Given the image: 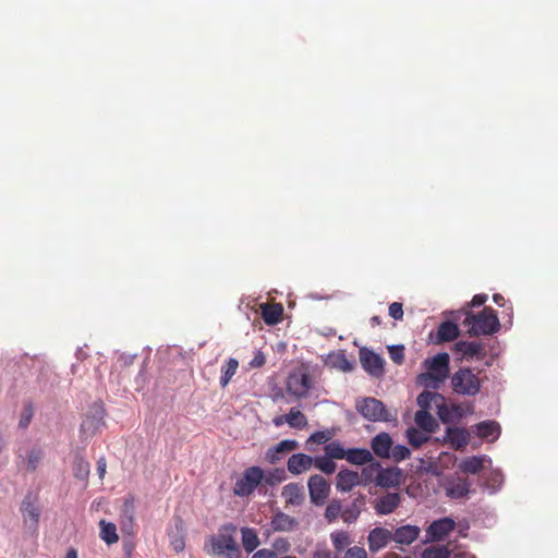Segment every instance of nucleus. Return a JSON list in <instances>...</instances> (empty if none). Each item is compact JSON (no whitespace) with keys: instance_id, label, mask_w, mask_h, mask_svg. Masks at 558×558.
<instances>
[{"instance_id":"1","label":"nucleus","mask_w":558,"mask_h":558,"mask_svg":"<svg viewBox=\"0 0 558 558\" xmlns=\"http://www.w3.org/2000/svg\"><path fill=\"white\" fill-rule=\"evenodd\" d=\"M236 526L233 523H226L218 529L217 534L208 539L210 553L225 558H241V549L235 539Z\"/></svg>"},{"instance_id":"2","label":"nucleus","mask_w":558,"mask_h":558,"mask_svg":"<svg viewBox=\"0 0 558 558\" xmlns=\"http://www.w3.org/2000/svg\"><path fill=\"white\" fill-rule=\"evenodd\" d=\"M450 356L446 352L438 353L424 361L425 373L418 375L420 384L437 389L449 376Z\"/></svg>"},{"instance_id":"3","label":"nucleus","mask_w":558,"mask_h":558,"mask_svg":"<svg viewBox=\"0 0 558 558\" xmlns=\"http://www.w3.org/2000/svg\"><path fill=\"white\" fill-rule=\"evenodd\" d=\"M463 325L469 328L470 336H492L500 329L498 316L492 307H484L476 314L468 312Z\"/></svg>"},{"instance_id":"4","label":"nucleus","mask_w":558,"mask_h":558,"mask_svg":"<svg viewBox=\"0 0 558 558\" xmlns=\"http://www.w3.org/2000/svg\"><path fill=\"white\" fill-rule=\"evenodd\" d=\"M20 512L22 514L25 532L31 535L36 534L41 517L38 495L28 490L21 502Z\"/></svg>"},{"instance_id":"5","label":"nucleus","mask_w":558,"mask_h":558,"mask_svg":"<svg viewBox=\"0 0 558 558\" xmlns=\"http://www.w3.org/2000/svg\"><path fill=\"white\" fill-rule=\"evenodd\" d=\"M451 386L458 395L475 396L480 392L481 380L470 367H463L451 376Z\"/></svg>"},{"instance_id":"6","label":"nucleus","mask_w":558,"mask_h":558,"mask_svg":"<svg viewBox=\"0 0 558 558\" xmlns=\"http://www.w3.org/2000/svg\"><path fill=\"white\" fill-rule=\"evenodd\" d=\"M333 435H335L333 430H329V429L319 430V432L312 434L311 437L306 441L307 449L311 451L315 450L312 447V445L317 444V445H326L324 448V450H325L324 453H371L366 449H359V448L345 450L338 441L329 442L331 440V438L333 437Z\"/></svg>"},{"instance_id":"7","label":"nucleus","mask_w":558,"mask_h":558,"mask_svg":"<svg viewBox=\"0 0 558 558\" xmlns=\"http://www.w3.org/2000/svg\"><path fill=\"white\" fill-rule=\"evenodd\" d=\"M359 413L368 421L389 422L392 416L380 400L368 397L356 403Z\"/></svg>"},{"instance_id":"8","label":"nucleus","mask_w":558,"mask_h":558,"mask_svg":"<svg viewBox=\"0 0 558 558\" xmlns=\"http://www.w3.org/2000/svg\"><path fill=\"white\" fill-rule=\"evenodd\" d=\"M105 414L102 403H93L81 424V434L84 439L93 437L105 426Z\"/></svg>"},{"instance_id":"9","label":"nucleus","mask_w":558,"mask_h":558,"mask_svg":"<svg viewBox=\"0 0 558 558\" xmlns=\"http://www.w3.org/2000/svg\"><path fill=\"white\" fill-rule=\"evenodd\" d=\"M264 482V471L259 466L246 469L241 478L235 482L233 493L240 497L251 495Z\"/></svg>"},{"instance_id":"10","label":"nucleus","mask_w":558,"mask_h":558,"mask_svg":"<svg viewBox=\"0 0 558 558\" xmlns=\"http://www.w3.org/2000/svg\"><path fill=\"white\" fill-rule=\"evenodd\" d=\"M312 388V379L306 372H293L286 380L287 392L295 399L306 398Z\"/></svg>"},{"instance_id":"11","label":"nucleus","mask_w":558,"mask_h":558,"mask_svg":"<svg viewBox=\"0 0 558 558\" xmlns=\"http://www.w3.org/2000/svg\"><path fill=\"white\" fill-rule=\"evenodd\" d=\"M373 456H314L313 464L325 474H332L336 469L335 459H347L352 464H363Z\"/></svg>"},{"instance_id":"12","label":"nucleus","mask_w":558,"mask_h":558,"mask_svg":"<svg viewBox=\"0 0 558 558\" xmlns=\"http://www.w3.org/2000/svg\"><path fill=\"white\" fill-rule=\"evenodd\" d=\"M456 521L449 517L435 520L426 529V536L430 542H441L456 529Z\"/></svg>"},{"instance_id":"13","label":"nucleus","mask_w":558,"mask_h":558,"mask_svg":"<svg viewBox=\"0 0 558 558\" xmlns=\"http://www.w3.org/2000/svg\"><path fill=\"white\" fill-rule=\"evenodd\" d=\"M307 485L311 501L316 506H322L330 492V486L327 481L316 474L310 477Z\"/></svg>"},{"instance_id":"14","label":"nucleus","mask_w":558,"mask_h":558,"mask_svg":"<svg viewBox=\"0 0 558 558\" xmlns=\"http://www.w3.org/2000/svg\"><path fill=\"white\" fill-rule=\"evenodd\" d=\"M360 361L363 368L374 377H380L384 374V360L377 353L371 350H361Z\"/></svg>"},{"instance_id":"15","label":"nucleus","mask_w":558,"mask_h":558,"mask_svg":"<svg viewBox=\"0 0 558 558\" xmlns=\"http://www.w3.org/2000/svg\"><path fill=\"white\" fill-rule=\"evenodd\" d=\"M168 536L170 544L177 553H181L185 547V524L181 517H173L171 524L168 529Z\"/></svg>"},{"instance_id":"16","label":"nucleus","mask_w":558,"mask_h":558,"mask_svg":"<svg viewBox=\"0 0 558 558\" xmlns=\"http://www.w3.org/2000/svg\"><path fill=\"white\" fill-rule=\"evenodd\" d=\"M454 351L468 360L473 357L482 360L486 356L485 345L481 341H458L454 343Z\"/></svg>"},{"instance_id":"17","label":"nucleus","mask_w":558,"mask_h":558,"mask_svg":"<svg viewBox=\"0 0 558 558\" xmlns=\"http://www.w3.org/2000/svg\"><path fill=\"white\" fill-rule=\"evenodd\" d=\"M471 439V433L464 427H448L445 442L454 450H461Z\"/></svg>"},{"instance_id":"18","label":"nucleus","mask_w":558,"mask_h":558,"mask_svg":"<svg viewBox=\"0 0 558 558\" xmlns=\"http://www.w3.org/2000/svg\"><path fill=\"white\" fill-rule=\"evenodd\" d=\"M390 539H393L392 533L385 527L373 529L367 537L368 548L372 553L383 549Z\"/></svg>"},{"instance_id":"19","label":"nucleus","mask_w":558,"mask_h":558,"mask_svg":"<svg viewBox=\"0 0 558 558\" xmlns=\"http://www.w3.org/2000/svg\"><path fill=\"white\" fill-rule=\"evenodd\" d=\"M433 403L439 409L438 414L440 418L445 421L446 418L442 414V410H446L445 398L438 392L428 390H425L418 395L417 404L422 408L421 410H427L432 407Z\"/></svg>"},{"instance_id":"20","label":"nucleus","mask_w":558,"mask_h":558,"mask_svg":"<svg viewBox=\"0 0 558 558\" xmlns=\"http://www.w3.org/2000/svg\"><path fill=\"white\" fill-rule=\"evenodd\" d=\"M473 432L480 439L494 442L500 435V425L495 421H486L476 424Z\"/></svg>"},{"instance_id":"21","label":"nucleus","mask_w":558,"mask_h":558,"mask_svg":"<svg viewBox=\"0 0 558 558\" xmlns=\"http://www.w3.org/2000/svg\"><path fill=\"white\" fill-rule=\"evenodd\" d=\"M270 525L274 531L290 532L298 527L299 521L282 511H277L271 518Z\"/></svg>"},{"instance_id":"22","label":"nucleus","mask_w":558,"mask_h":558,"mask_svg":"<svg viewBox=\"0 0 558 558\" xmlns=\"http://www.w3.org/2000/svg\"><path fill=\"white\" fill-rule=\"evenodd\" d=\"M418 526L407 524L398 527L395 533H392V536L397 543L402 545H410L418 537Z\"/></svg>"},{"instance_id":"23","label":"nucleus","mask_w":558,"mask_h":558,"mask_svg":"<svg viewBox=\"0 0 558 558\" xmlns=\"http://www.w3.org/2000/svg\"><path fill=\"white\" fill-rule=\"evenodd\" d=\"M417 458L418 464L416 465L417 472H424L430 474L433 476H440L442 474V469L439 465V460L441 456H426Z\"/></svg>"},{"instance_id":"24","label":"nucleus","mask_w":558,"mask_h":558,"mask_svg":"<svg viewBox=\"0 0 558 558\" xmlns=\"http://www.w3.org/2000/svg\"><path fill=\"white\" fill-rule=\"evenodd\" d=\"M262 317L267 325H276L282 319L283 306L279 303L260 304Z\"/></svg>"},{"instance_id":"25","label":"nucleus","mask_w":558,"mask_h":558,"mask_svg":"<svg viewBox=\"0 0 558 558\" xmlns=\"http://www.w3.org/2000/svg\"><path fill=\"white\" fill-rule=\"evenodd\" d=\"M375 456L367 459L363 464H361L362 471L360 475V480L362 483H376L379 471H380V463L374 459Z\"/></svg>"},{"instance_id":"26","label":"nucleus","mask_w":558,"mask_h":558,"mask_svg":"<svg viewBox=\"0 0 558 558\" xmlns=\"http://www.w3.org/2000/svg\"><path fill=\"white\" fill-rule=\"evenodd\" d=\"M470 493V483L464 478H456L446 486V495L451 499H460Z\"/></svg>"},{"instance_id":"27","label":"nucleus","mask_w":558,"mask_h":558,"mask_svg":"<svg viewBox=\"0 0 558 558\" xmlns=\"http://www.w3.org/2000/svg\"><path fill=\"white\" fill-rule=\"evenodd\" d=\"M459 333V327L456 323L450 320L442 322L437 328L436 342L452 341L458 338Z\"/></svg>"},{"instance_id":"28","label":"nucleus","mask_w":558,"mask_h":558,"mask_svg":"<svg viewBox=\"0 0 558 558\" xmlns=\"http://www.w3.org/2000/svg\"><path fill=\"white\" fill-rule=\"evenodd\" d=\"M401 472L398 469L380 468L376 485L385 488L398 486L400 483Z\"/></svg>"},{"instance_id":"29","label":"nucleus","mask_w":558,"mask_h":558,"mask_svg":"<svg viewBox=\"0 0 558 558\" xmlns=\"http://www.w3.org/2000/svg\"><path fill=\"white\" fill-rule=\"evenodd\" d=\"M361 483L360 475L357 472L342 470L337 475V489L341 492H349L353 486Z\"/></svg>"},{"instance_id":"30","label":"nucleus","mask_w":558,"mask_h":558,"mask_svg":"<svg viewBox=\"0 0 558 558\" xmlns=\"http://www.w3.org/2000/svg\"><path fill=\"white\" fill-rule=\"evenodd\" d=\"M400 496L397 493H388L387 495L380 497L375 506L376 512L378 514H389L395 511V509L399 506Z\"/></svg>"},{"instance_id":"31","label":"nucleus","mask_w":558,"mask_h":558,"mask_svg":"<svg viewBox=\"0 0 558 558\" xmlns=\"http://www.w3.org/2000/svg\"><path fill=\"white\" fill-rule=\"evenodd\" d=\"M313 464V456H290L288 470L293 474H301Z\"/></svg>"},{"instance_id":"32","label":"nucleus","mask_w":558,"mask_h":558,"mask_svg":"<svg viewBox=\"0 0 558 558\" xmlns=\"http://www.w3.org/2000/svg\"><path fill=\"white\" fill-rule=\"evenodd\" d=\"M486 456H472L463 460L459 468L463 473L477 474L485 469Z\"/></svg>"},{"instance_id":"33","label":"nucleus","mask_w":558,"mask_h":558,"mask_svg":"<svg viewBox=\"0 0 558 558\" xmlns=\"http://www.w3.org/2000/svg\"><path fill=\"white\" fill-rule=\"evenodd\" d=\"M485 481L484 486L489 489L492 494L497 493L505 481L504 474L499 469L490 470L487 474H483Z\"/></svg>"},{"instance_id":"34","label":"nucleus","mask_w":558,"mask_h":558,"mask_svg":"<svg viewBox=\"0 0 558 558\" xmlns=\"http://www.w3.org/2000/svg\"><path fill=\"white\" fill-rule=\"evenodd\" d=\"M414 421L425 433H432L437 427L436 420L427 410H418L415 413Z\"/></svg>"},{"instance_id":"35","label":"nucleus","mask_w":558,"mask_h":558,"mask_svg":"<svg viewBox=\"0 0 558 558\" xmlns=\"http://www.w3.org/2000/svg\"><path fill=\"white\" fill-rule=\"evenodd\" d=\"M364 496L359 495L350 506L342 510V519L347 523H353L357 520L361 513V506L364 505Z\"/></svg>"},{"instance_id":"36","label":"nucleus","mask_w":558,"mask_h":558,"mask_svg":"<svg viewBox=\"0 0 558 558\" xmlns=\"http://www.w3.org/2000/svg\"><path fill=\"white\" fill-rule=\"evenodd\" d=\"M392 446V438L388 433H379L372 439L374 453H389Z\"/></svg>"},{"instance_id":"37","label":"nucleus","mask_w":558,"mask_h":558,"mask_svg":"<svg viewBox=\"0 0 558 558\" xmlns=\"http://www.w3.org/2000/svg\"><path fill=\"white\" fill-rule=\"evenodd\" d=\"M242 545L247 553L254 551L260 544L257 533L252 527H242Z\"/></svg>"},{"instance_id":"38","label":"nucleus","mask_w":558,"mask_h":558,"mask_svg":"<svg viewBox=\"0 0 558 558\" xmlns=\"http://www.w3.org/2000/svg\"><path fill=\"white\" fill-rule=\"evenodd\" d=\"M282 496L288 504L300 506L303 501V494L298 484L290 483L283 487Z\"/></svg>"},{"instance_id":"39","label":"nucleus","mask_w":558,"mask_h":558,"mask_svg":"<svg viewBox=\"0 0 558 558\" xmlns=\"http://www.w3.org/2000/svg\"><path fill=\"white\" fill-rule=\"evenodd\" d=\"M100 525V538L108 545H112L118 542L119 536L117 534L116 524L101 520Z\"/></svg>"},{"instance_id":"40","label":"nucleus","mask_w":558,"mask_h":558,"mask_svg":"<svg viewBox=\"0 0 558 558\" xmlns=\"http://www.w3.org/2000/svg\"><path fill=\"white\" fill-rule=\"evenodd\" d=\"M286 423L290 427L302 429L307 425V418L299 409L291 408L287 414Z\"/></svg>"},{"instance_id":"41","label":"nucleus","mask_w":558,"mask_h":558,"mask_svg":"<svg viewBox=\"0 0 558 558\" xmlns=\"http://www.w3.org/2000/svg\"><path fill=\"white\" fill-rule=\"evenodd\" d=\"M238 367H239L238 360L230 357L227 361L226 365L222 366V368H221V372H222L221 377H220L221 387H226L230 383L231 378L236 373Z\"/></svg>"},{"instance_id":"42","label":"nucleus","mask_w":558,"mask_h":558,"mask_svg":"<svg viewBox=\"0 0 558 558\" xmlns=\"http://www.w3.org/2000/svg\"><path fill=\"white\" fill-rule=\"evenodd\" d=\"M421 558H450V550L446 545L430 546L423 550Z\"/></svg>"},{"instance_id":"43","label":"nucleus","mask_w":558,"mask_h":558,"mask_svg":"<svg viewBox=\"0 0 558 558\" xmlns=\"http://www.w3.org/2000/svg\"><path fill=\"white\" fill-rule=\"evenodd\" d=\"M407 437H408L410 445L414 449H418L422 444H424L425 441H427L429 439V437L425 434L424 430L421 432L414 427H410L407 430Z\"/></svg>"},{"instance_id":"44","label":"nucleus","mask_w":558,"mask_h":558,"mask_svg":"<svg viewBox=\"0 0 558 558\" xmlns=\"http://www.w3.org/2000/svg\"><path fill=\"white\" fill-rule=\"evenodd\" d=\"M90 472L89 462L85 461L82 456H80L74 464V475L78 480H86Z\"/></svg>"},{"instance_id":"45","label":"nucleus","mask_w":558,"mask_h":558,"mask_svg":"<svg viewBox=\"0 0 558 558\" xmlns=\"http://www.w3.org/2000/svg\"><path fill=\"white\" fill-rule=\"evenodd\" d=\"M287 478V473L284 469H274L267 475L264 474V483L270 486H275L276 484H280Z\"/></svg>"},{"instance_id":"46","label":"nucleus","mask_w":558,"mask_h":558,"mask_svg":"<svg viewBox=\"0 0 558 558\" xmlns=\"http://www.w3.org/2000/svg\"><path fill=\"white\" fill-rule=\"evenodd\" d=\"M135 517V506L134 498L129 496L124 499L123 505L120 511V520H134Z\"/></svg>"},{"instance_id":"47","label":"nucleus","mask_w":558,"mask_h":558,"mask_svg":"<svg viewBox=\"0 0 558 558\" xmlns=\"http://www.w3.org/2000/svg\"><path fill=\"white\" fill-rule=\"evenodd\" d=\"M298 441L293 439H286L280 441L278 445L269 448L267 453H284L287 451H293L298 449Z\"/></svg>"},{"instance_id":"48","label":"nucleus","mask_w":558,"mask_h":558,"mask_svg":"<svg viewBox=\"0 0 558 558\" xmlns=\"http://www.w3.org/2000/svg\"><path fill=\"white\" fill-rule=\"evenodd\" d=\"M340 514H342V505L340 500L333 499L329 502V505L326 507L325 510V518L332 522L335 521Z\"/></svg>"},{"instance_id":"49","label":"nucleus","mask_w":558,"mask_h":558,"mask_svg":"<svg viewBox=\"0 0 558 558\" xmlns=\"http://www.w3.org/2000/svg\"><path fill=\"white\" fill-rule=\"evenodd\" d=\"M330 536H331L332 545L338 551L343 550V548L345 546H348L350 543L349 535L344 531L331 533Z\"/></svg>"},{"instance_id":"50","label":"nucleus","mask_w":558,"mask_h":558,"mask_svg":"<svg viewBox=\"0 0 558 558\" xmlns=\"http://www.w3.org/2000/svg\"><path fill=\"white\" fill-rule=\"evenodd\" d=\"M389 355H390V359L396 364L401 365L404 362V347L403 345L389 347Z\"/></svg>"},{"instance_id":"51","label":"nucleus","mask_w":558,"mask_h":558,"mask_svg":"<svg viewBox=\"0 0 558 558\" xmlns=\"http://www.w3.org/2000/svg\"><path fill=\"white\" fill-rule=\"evenodd\" d=\"M34 415V408L32 404H27L24 407L23 412L21 414V418L19 422L20 427L26 428L33 418Z\"/></svg>"},{"instance_id":"52","label":"nucleus","mask_w":558,"mask_h":558,"mask_svg":"<svg viewBox=\"0 0 558 558\" xmlns=\"http://www.w3.org/2000/svg\"><path fill=\"white\" fill-rule=\"evenodd\" d=\"M290 543L287 538L279 537L272 543V549L276 554L281 553L286 554L290 550Z\"/></svg>"},{"instance_id":"53","label":"nucleus","mask_w":558,"mask_h":558,"mask_svg":"<svg viewBox=\"0 0 558 558\" xmlns=\"http://www.w3.org/2000/svg\"><path fill=\"white\" fill-rule=\"evenodd\" d=\"M343 558H367V553L363 547H350Z\"/></svg>"},{"instance_id":"54","label":"nucleus","mask_w":558,"mask_h":558,"mask_svg":"<svg viewBox=\"0 0 558 558\" xmlns=\"http://www.w3.org/2000/svg\"><path fill=\"white\" fill-rule=\"evenodd\" d=\"M389 315L397 320L402 319L403 317V306L402 303L393 302L389 305Z\"/></svg>"},{"instance_id":"55","label":"nucleus","mask_w":558,"mask_h":558,"mask_svg":"<svg viewBox=\"0 0 558 558\" xmlns=\"http://www.w3.org/2000/svg\"><path fill=\"white\" fill-rule=\"evenodd\" d=\"M266 362V357L263 352L257 351L254 359L248 363L252 368H259Z\"/></svg>"},{"instance_id":"56","label":"nucleus","mask_w":558,"mask_h":558,"mask_svg":"<svg viewBox=\"0 0 558 558\" xmlns=\"http://www.w3.org/2000/svg\"><path fill=\"white\" fill-rule=\"evenodd\" d=\"M252 558H276V553L271 549L263 548L254 553Z\"/></svg>"},{"instance_id":"57","label":"nucleus","mask_w":558,"mask_h":558,"mask_svg":"<svg viewBox=\"0 0 558 558\" xmlns=\"http://www.w3.org/2000/svg\"><path fill=\"white\" fill-rule=\"evenodd\" d=\"M487 299H488L487 294H484V293L475 294L470 303V306H472V307L481 306V305L485 304Z\"/></svg>"},{"instance_id":"58","label":"nucleus","mask_w":558,"mask_h":558,"mask_svg":"<svg viewBox=\"0 0 558 558\" xmlns=\"http://www.w3.org/2000/svg\"><path fill=\"white\" fill-rule=\"evenodd\" d=\"M121 531L131 535L133 533L134 520H120Z\"/></svg>"},{"instance_id":"59","label":"nucleus","mask_w":558,"mask_h":558,"mask_svg":"<svg viewBox=\"0 0 558 558\" xmlns=\"http://www.w3.org/2000/svg\"><path fill=\"white\" fill-rule=\"evenodd\" d=\"M106 468H107L106 460L104 457H100V459L97 461V473H98L100 480H102L106 474Z\"/></svg>"},{"instance_id":"60","label":"nucleus","mask_w":558,"mask_h":558,"mask_svg":"<svg viewBox=\"0 0 558 558\" xmlns=\"http://www.w3.org/2000/svg\"><path fill=\"white\" fill-rule=\"evenodd\" d=\"M314 558H339L338 556H335L331 554L330 550L324 549V550H316L313 555Z\"/></svg>"},{"instance_id":"61","label":"nucleus","mask_w":558,"mask_h":558,"mask_svg":"<svg viewBox=\"0 0 558 558\" xmlns=\"http://www.w3.org/2000/svg\"><path fill=\"white\" fill-rule=\"evenodd\" d=\"M134 550V544L132 541H124L123 542V551L126 558H131L132 553Z\"/></svg>"},{"instance_id":"62","label":"nucleus","mask_w":558,"mask_h":558,"mask_svg":"<svg viewBox=\"0 0 558 558\" xmlns=\"http://www.w3.org/2000/svg\"><path fill=\"white\" fill-rule=\"evenodd\" d=\"M28 469L34 471L36 469L37 463L39 462L40 456H28Z\"/></svg>"},{"instance_id":"63","label":"nucleus","mask_w":558,"mask_h":558,"mask_svg":"<svg viewBox=\"0 0 558 558\" xmlns=\"http://www.w3.org/2000/svg\"><path fill=\"white\" fill-rule=\"evenodd\" d=\"M450 558H476L475 555L469 553V551H458L453 554Z\"/></svg>"},{"instance_id":"64","label":"nucleus","mask_w":558,"mask_h":558,"mask_svg":"<svg viewBox=\"0 0 558 558\" xmlns=\"http://www.w3.org/2000/svg\"><path fill=\"white\" fill-rule=\"evenodd\" d=\"M493 300L494 302L498 305V306H504L505 305V298L499 294V293H495L493 295Z\"/></svg>"}]
</instances>
